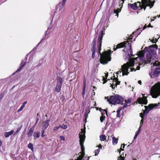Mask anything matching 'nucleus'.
<instances>
[{
	"instance_id": "nucleus-1",
	"label": "nucleus",
	"mask_w": 160,
	"mask_h": 160,
	"mask_svg": "<svg viewBox=\"0 0 160 160\" xmlns=\"http://www.w3.org/2000/svg\"><path fill=\"white\" fill-rule=\"evenodd\" d=\"M158 46L156 44H153L148 47H146L143 50L140 51L138 52V55L139 57H142L144 55L143 52H147L148 53L146 55L147 60H145V63L147 64L151 63H153V61L156 59L157 54L156 51L158 49Z\"/></svg>"
},
{
	"instance_id": "nucleus-2",
	"label": "nucleus",
	"mask_w": 160,
	"mask_h": 160,
	"mask_svg": "<svg viewBox=\"0 0 160 160\" xmlns=\"http://www.w3.org/2000/svg\"><path fill=\"white\" fill-rule=\"evenodd\" d=\"M111 52L109 50L104 51L101 54L100 59V62L103 64H106L110 61L111 59Z\"/></svg>"
},
{
	"instance_id": "nucleus-3",
	"label": "nucleus",
	"mask_w": 160,
	"mask_h": 160,
	"mask_svg": "<svg viewBox=\"0 0 160 160\" xmlns=\"http://www.w3.org/2000/svg\"><path fill=\"white\" fill-rule=\"evenodd\" d=\"M85 130H84L82 129H81V132L79 134L80 144L81 146V150L80 156L84 158H87L86 157H85V148L83 145L85 138Z\"/></svg>"
},
{
	"instance_id": "nucleus-4",
	"label": "nucleus",
	"mask_w": 160,
	"mask_h": 160,
	"mask_svg": "<svg viewBox=\"0 0 160 160\" xmlns=\"http://www.w3.org/2000/svg\"><path fill=\"white\" fill-rule=\"evenodd\" d=\"M155 2V1H152L151 0H141V3L140 2H138L137 3V6L138 8H140V9H143L145 10L148 6H149L150 8L153 7Z\"/></svg>"
},
{
	"instance_id": "nucleus-5",
	"label": "nucleus",
	"mask_w": 160,
	"mask_h": 160,
	"mask_svg": "<svg viewBox=\"0 0 160 160\" xmlns=\"http://www.w3.org/2000/svg\"><path fill=\"white\" fill-rule=\"evenodd\" d=\"M134 65V61L133 59H130L129 62L123 64L122 66V76L127 75L129 73L128 69L131 67H133Z\"/></svg>"
},
{
	"instance_id": "nucleus-6",
	"label": "nucleus",
	"mask_w": 160,
	"mask_h": 160,
	"mask_svg": "<svg viewBox=\"0 0 160 160\" xmlns=\"http://www.w3.org/2000/svg\"><path fill=\"white\" fill-rule=\"evenodd\" d=\"M151 94L153 98H156L160 95V82L155 84L152 87Z\"/></svg>"
},
{
	"instance_id": "nucleus-7",
	"label": "nucleus",
	"mask_w": 160,
	"mask_h": 160,
	"mask_svg": "<svg viewBox=\"0 0 160 160\" xmlns=\"http://www.w3.org/2000/svg\"><path fill=\"white\" fill-rule=\"evenodd\" d=\"M159 104L160 103L159 102L158 104H150L148 106H145V110L148 113L151 109L158 107Z\"/></svg>"
},
{
	"instance_id": "nucleus-8",
	"label": "nucleus",
	"mask_w": 160,
	"mask_h": 160,
	"mask_svg": "<svg viewBox=\"0 0 160 160\" xmlns=\"http://www.w3.org/2000/svg\"><path fill=\"white\" fill-rule=\"evenodd\" d=\"M128 42V41H124V42H121L118 44L116 47L115 46H114V48H113V50L114 51H116L117 49L120 48H122L124 47H127V46L126 45H127V42Z\"/></svg>"
},
{
	"instance_id": "nucleus-9",
	"label": "nucleus",
	"mask_w": 160,
	"mask_h": 160,
	"mask_svg": "<svg viewBox=\"0 0 160 160\" xmlns=\"http://www.w3.org/2000/svg\"><path fill=\"white\" fill-rule=\"evenodd\" d=\"M137 102L140 104L146 105L148 103L147 97L143 96V98H139L137 99Z\"/></svg>"
},
{
	"instance_id": "nucleus-10",
	"label": "nucleus",
	"mask_w": 160,
	"mask_h": 160,
	"mask_svg": "<svg viewBox=\"0 0 160 160\" xmlns=\"http://www.w3.org/2000/svg\"><path fill=\"white\" fill-rule=\"evenodd\" d=\"M67 0H62V2H60L56 6V11H60L63 8Z\"/></svg>"
},
{
	"instance_id": "nucleus-11",
	"label": "nucleus",
	"mask_w": 160,
	"mask_h": 160,
	"mask_svg": "<svg viewBox=\"0 0 160 160\" xmlns=\"http://www.w3.org/2000/svg\"><path fill=\"white\" fill-rule=\"evenodd\" d=\"M103 30H102L100 32L97 40V43H102V40L103 35L105 34L104 28H103Z\"/></svg>"
},
{
	"instance_id": "nucleus-12",
	"label": "nucleus",
	"mask_w": 160,
	"mask_h": 160,
	"mask_svg": "<svg viewBox=\"0 0 160 160\" xmlns=\"http://www.w3.org/2000/svg\"><path fill=\"white\" fill-rule=\"evenodd\" d=\"M117 94L114 96H112L108 99V101L110 103L112 104H116V101L117 99Z\"/></svg>"
},
{
	"instance_id": "nucleus-13",
	"label": "nucleus",
	"mask_w": 160,
	"mask_h": 160,
	"mask_svg": "<svg viewBox=\"0 0 160 160\" xmlns=\"http://www.w3.org/2000/svg\"><path fill=\"white\" fill-rule=\"evenodd\" d=\"M160 72L154 69L151 72L149 73V75L152 78L158 77L160 73Z\"/></svg>"
},
{
	"instance_id": "nucleus-14",
	"label": "nucleus",
	"mask_w": 160,
	"mask_h": 160,
	"mask_svg": "<svg viewBox=\"0 0 160 160\" xmlns=\"http://www.w3.org/2000/svg\"><path fill=\"white\" fill-rule=\"evenodd\" d=\"M127 47L128 48V51L127 52H129L130 53H128V56L130 57L131 58L132 56H134V55L132 54V47H131V45L130 43H128L127 45Z\"/></svg>"
},
{
	"instance_id": "nucleus-15",
	"label": "nucleus",
	"mask_w": 160,
	"mask_h": 160,
	"mask_svg": "<svg viewBox=\"0 0 160 160\" xmlns=\"http://www.w3.org/2000/svg\"><path fill=\"white\" fill-rule=\"evenodd\" d=\"M49 119L47 120L44 121L42 123V129H46L49 125Z\"/></svg>"
},
{
	"instance_id": "nucleus-16",
	"label": "nucleus",
	"mask_w": 160,
	"mask_h": 160,
	"mask_svg": "<svg viewBox=\"0 0 160 160\" xmlns=\"http://www.w3.org/2000/svg\"><path fill=\"white\" fill-rule=\"evenodd\" d=\"M117 98L116 104H123L124 101L123 98L117 94Z\"/></svg>"
},
{
	"instance_id": "nucleus-17",
	"label": "nucleus",
	"mask_w": 160,
	"mask_h": 160,
	"mask_svg": "<svg viewBox=\"0 0 160 160\" xmlns=\"http://www.w3.org/2000/svg\"><path fill=\"white\" fill-rule=\"evenodd\" d=\"M155 60V59L153 63V66L156 67L155 69L160 72V61H155L154 62Z\"/></svg>"
},
{
	"instance_id": "nucleus-18",
	"label": "nucleus",
	"mask_w": 160,
	"mask_h": 160,
	"mask_svg": "<svg viewBox=\"0 0 160 160\" xmlns=\"http://www.w3.org/2000/svg\"><path fill=\"white\" fill-rule=\"evenodd\" d=\"M27 56L28 55H27L26 56V57L23 60V61H22L20 64V67L18 68V71H21L22 68L24 67L26 63L27 62Z\"/></svg>"
},
{
	"instance_id": "nucleus-19",
	"label": "nucleus",
	"mask_w": 160,
	"mask_h": 160,
	"mask_svg": "<svg viewBox=\"0 0 160 160\" xmlns=\"http://www.w3.org/2000/svg\"><path fill=\"white\" fill-rule=\"evenodd\" d=\"M137 3L135 2L133 4L129 3L128 4V7H130L132 9L134 10H137L138 9V8L137 6Z\"/></svg>"
},
{
	"instance_id": "nucleus-20",
	"label": "nucleus",
	"mask_w": 160,
	"mask_h": 160,
	"mask_svg": "<svg viewBox=\"0 0 160 160\" xmlns=\"http://www.w3.org/2000/svg\"><path fill=\"white\" fill-rule=\"evenodd\" d=\"M63 80L61 77L58 76L57 78V84L62 85Z\"/></svg>"
},
{
	"instance_id": "nucleus-21",
	"label": "nucleus",
	"mask_w": 160,
	"mask_h": 160,
	"mask_svg": "<svg viewBox=\"0 0 160 160\" xmlns=\"http://www.w3.org/2000/svg\"><path fill=\"white\" fill-rule=\"evenodd\" d=\"M34 126H33L30 128V129L29 130L28 132H27L28 136V137L31 136L33 134L34 129Z\"/></svg>"
},
{
	"instance_id": "nucleus-22",
	"label": "nucleus",
	"mask_w": 160,
	"mask_h": 160,
	"mask_svg": "<svg viewBox=\"0 0 160 160\" xmlns=\"http://www.w3.org/2000/svg\"><path fill=\"white\" fill-rule=\"evenodd\" d=\"M126 106L125 105H123L122 107H120L119 108L117 111V117L118 118H120L121 117V115H120V112L121 111L125 108Z\"/></svg>"
},
{
	"instance_id": "nucleus-23",
	"label": "nucleus",
	"mask_w": 160,
	"mask_h": 160,
	"mask_svg": "<svg viewBox=\"0 0 160 160\" xmlns=\"http://www.w3.org/2000/svg\"><path fill=\"white\" fill-rule=\"evenodd\" d=\"M14 132L13 130H12L8 132H6L4 133V136L6 138L12 135Z\"/></svg>"
},
{
	"instance_id": "nucleus-24",
	"label": "nucleus",
	"mask_w": 160,
	"mask_h": 160,
	"mask_svg": "<svg viewBox=\"0 0 160 160\" xmlns=\"http://www.w3.org/2000/svg\"><path fill=\"white\" fill-rule=\"evenodd\" d=\"M132 99L130 98L128 100H125V103L124 105L126 106L125 108L128 106H129L130 105V103L132 102Z\"/></svg>"
},
{
	"instance_id": "nucleus-25",
	"label": "nucleus",
	"mask_w": 160,
	"mask_h": 160,
	"mask_svg": "<svg viewBox=\"0 0 160 160\" xmlns=\"http://www.w3.org/2000/svg\"><path fill=\"white\" fill-rule=\"evenodd\" d=\"M40 135V133L38 132H35L33 134V136L34 137V139H35L36 138H39Z\"/></svg>"
},
{
	"instance_id": "nucleus-26",
	"label": "nucleus",
	"mask_w": 160,
	"mask_h": 160,
	"mask_svg": "<svg viewBox=\"0 0 160 160\" xmlns=\"http://www.w3.org/2000/svg\"><path fill=\"white\" fill-rule=\"evenodd\" d=\"M143 112L140 113V116L142 118H144V117L146 116L148 113L145 110H143Z\"/></svg>"
},
{
	"instance_id": "nucleus-27",
	"label": "nucleus",
	"mask_w": 160,
	"mask_h": 160,
	"mask_svg": "<svg viewBox=\"0 0 160 160\" xmlns=\"http://www.w3.org/2000/svg\"><path fill=\"white\" fill-rule=\"evenodd\" d=\"M62 85L56 84L55 90L57 92H59L61 90Z\"/></svg>"
},
{
	"instance_id": "nucleus-28",
	"label": "nucleus",
	"mask_w": 160,
	"mask_h": 160,
	"mask_svg": "<svg viewBox=\"0 0 160 160\" xmlns=\"http://www.w3.org/2000/svg\"><path fill=\"white\" fill-rule=\"evenodd\" d=\"M27 103V101H25L23 103L22 105L20 107V108L18 110L17 112H19L20 111H21L24 108V107L25 106V105Z\"/></svg>"
},
{
	"instance_id": "nucleus-29",
	"label": "nucleus",
	"mask_w": 160,
	"mask_h": 160,
	"mask_svg": "<svg viewBox=\"0 0 160 160\" xmlns=\"http://www.w3.org/2000/svg\"><path fill=\"white\" fill-rule=\"evenodd\" d=\"M86 88V83L85 81L84 82V84L82 88V96H83L85 93V90Z\"/></svg>"
},
{
	"instance_id": "nucleus-30",
	"label": "nucleus",
	"mask_w": 160,
	"mask_h": 160,
	"mask_svg": "<svg viewBox=\"0 0 160 160\" xmlns=\"http://www.w3.org/2000/svg\"><path fill=\"white\" fill-rule=\"evenodd\" d=\"M112 143L114 145L117 144L118 140V138H117L114 137H113L112 138Z\"/></svg>"
},
{
	"instance_id": "nucleus-31",
	"label": "nucleus",
	"mask_w": 160,
	"mask_h": 160,
	"mask_svg": "<svg viewBox=\"0 0 160 160\" xmlns=\"http://www.w3.org/2000/svg\"><path fill=\"white\" fill-rule=\"evenodd\" d=\"M100 139L101 141L106 140V138L104 135H102L100 136Z\"/></svg>"
},
{
	"instance_id": "nucleus-32",
	"label": "nucleus",
	"mask_w": 160,
	"mask_h": 160,
	"mask_svg": "<svg viewBox=\"0 0 160 160\" xmlns=\"http://www.w3.org/2000/svg\"><path fill=\"white\" fill-rule=\"evenodd\" d=\"M28 146V148L30 149L32 151H33V144L32 143H29Z\"/></svg>"
},
{
	"instance_id": "nucleus-33",
	"label": "nucleus",
	"mask_w": 160,
	"mask_h": 160,
	"mask_svg": "<svg viewBox=\"0 0 160 160\" xmlns=\"http://www.w3.org/2000/svg\"><path fill=\"white\" fill-rule=\"evenodd\" d=\"M102 114V116L100 117V120L101 122H102L105 119V116L103 115V113Z\"/></svg>"
},
{
	"instance_id": "nucleus-34",
	"label": "nucleus",
	"mask_w": 160,
	"mask_h": 160,
	"mask_svg": "<svg viewBox=\"0 0 160 160\" xmlns=\"http://www.w3.org/2000/svg\"><path fill=\"white\" fill-rule=\"evenodd\" d=\"M22 126H21L20 127L18 128V129L14 132L13 135H16L21 130Z\"/></svg>"
},
{
	"instance_id": "nucleus-35",
	"label": "nucleus",
	"mask_w": 160,
	"mask_h": 160,
	"mask_svg": "<svg viewBox=\"0 0 160 160\" xmlns=\"http://www.w3.org/2000/svg\"><path fill=\"white\" fill-rule=\"evenodd\" d=\"M42 130L41 131V137L42 138L46 136V134H44L45 130V129H42Z\"/></svg>"
},
{
	"instance_id": "nucleus-36",
	"label": "nucleus",
	"mask_w": 160,
	"mask_h": 160,
	"mask_svg": "<svg viewBox=\"0 0 160 160\" xmlns=\"http://www.w3.org/2000/svg\"><path fill=\"white\" fill-rule=\"evenodd\" d=\"M60 128H61L63 129H66L67 128V125H65L64 124H63L62 125H59Z\"/></svg>"
},
{
	"instance_id": "nucleus-37",
	"label": "nucleus",
	"mask_w": 160,
	"mask_h": 160,
	"mask_svg": "<svg viewBox=\"0 0 160 160\" xmlns=\"http://www.w3.org/2000/svg\"><path fill=\"white\" fill-rule=\"evenodd\" d=\"M102 43H97V46L98 47V51H101V50Z\"/></svg>"
},
{
	"instance_id": "nucleus-38",
	"label": "nucleus",
	"mask_w": 160,
	"mask_h": 160,
	"mask_svg": "<svg viewBox=\"0 0 160 160\" xmlns=\"http://www.w3.org/2000/svg\"><path fill=\"white\" fill-rule=\"evenodd\" d=\"M107 79L104 78V77H103L102 81H103L102 84H104L105 83L108 81L107 80Z\"/></svg>"
},
{
	"instance_id": "nucleus-39",
	"label": "nucleus",
	"mask_w": 160,
	"mask_h": 160,
	"mask_svg": "<svg viewBox=\"0 0 160 160\" xmlns=\"http://www.w3.org/2000/svg\"><path fill=\"white\" fill-rule=\"evenodd\" d=\"M100 152L99 149H98L95 150L94 151L95 153V156H96L98 154L99 152Z\"/></svg>"
},
{
	"instance_id": "nucleus-40",
	"label": "nucleus",
	"mask_w": 160,
	"mask_h": 160,
	"mask_svg": "<svg viewBox=\"0 0 160 160\" xmlns=\"http://www.w3.org/2000/svg\"><path fill=\"white\" fill-rule=\"evenodd\" d=\"M114 13H118L121 11V9H120L118 8L117 10H114Z\"/></svg>"
},
{
	"instance_id": "nucleus-41",
	"label": "nucleus",
	"mask_w": 160,
	"mask_h": 160,
	"mask_svg": "<svg viewBox=\"0 0 160 160\" xmlns=\"http://www.w3.org/2000/svg\"><path fill=\"white\" fill-rule=\"evenodd\" d=\"M119 159H118V160H124V156H122V155H120V156H119Z\"/></svg>"
},
{
	"instance_id": "nucleus-42",
	"label": "nucleus",
	"mask_w": 160,
	"mask_h": 160,
	"mask_svg": "<svg viewBox=\"0 0 160 160\" xmlns=\"http://www.w3.org/2000/svg\"><path fill=\"white\" fill-rule=\"evenodd\" d=\"M92 52H95L96 51V46H92L91 49Z\"/></svg>"
},
{
	"instance_id": "nucleus-43",
	"label": "nucleus",
	"mask_w": 160,
	"mask_h": 160,
	"mask_svg": "<svg viewBox=\"0 0 160 160\" xmlns=\"http://www.w3.org/2000/svg\"><path fill=\"white\" fill-rule=\"evenodd\" d=\"M92 46H96V38H95L92 42Z\"/></svg>"
},
{
	"instance_id": "nucleus-44",
	"label": "nucleus",
	"mask_w": 160,
	"mask_h": 160,
	"mask_svg": "<svg viewBox=\"0 0 160 160\" xmlns=\"http://www.w3.org/2000/svg\"><path fill=\"white\" fill-rule=\"evenodd\" d=\"M141 127H140V126L138 130L137 131V132H136L135 133H137V134H139V133L140 132V131H141Z\"/></svg>"
},
{
	"instance_id": "nucleus-45",
	"label": "nucleus",
	"mask_w": 160,
	"mask_h": 160,
	"mask_svg": "<svg viewBox=\"0 0 160 160\" xmlns=\"http://www.w3.org/2000/svg\"><path fill=\"white\" fill-rule=\"evenodd\" d=\"M88 114L86 113H85L84 114V116L85 118V120H86V121L87 120V118L88 117Z\"/></svg>"
},
{
	"instance_id": "nucleus-46",
	"label": "nucleus",
	"mask_w": 160,
	"mask_h": 160,
	"mask_svg": "<svg viewBox=\"0 0 160 160\" xmlns=\"http://www.w3.org/2000/svg\"><path fill=\"white\" fill-rule=\"evenodd\" d=\"M59 128H60L59 126H58L55 127L53 129V130L54 131H56Z\"/></svg>"
},
{
	"instance_id": "nucleus-47",
	"label": "nucleus",
	"mask_w": 160,
	"mask_h": 160,
	"mask_svg": "<svg viewBox=\"0 0 160 160\" xmlns=\"http://www.w3.org/2000/svg\"><path fill=\"white\" fill-rule=\"evenodd\" d=\"M143 119H144V118H142V119L141 120L140 123V127H142V124L143 123Z\"/></svg>"
},
{
	"instance_id": "nucleus-48",
	"label": "nucleus",
	"mask_w": 160,
	"mask_h": 160,
	"mask_svg": "<svg viewBox=\"0 0 160 160\" xmlns=\"http://www.w3.org/2000/svg\"><path fill=\"white\" fill-rule=\"evenodd\" d=\"M120 81H117L116 82L115 86L117 87V85L120 84Z\"/></svg>"
},
{
	"instance_id": "nucleus-49",
	"label": "nucleus",
	"mask_w": 160,
	"mask_h": 160,
	"mask_svg": "<svg viewBox=\"0 0 160 160\" xmlns=\"http://www.w3.org/2000/svg\"><path fill=\"white\" fill-rule=\"evenodd\" d=\"M90 112V110L89 109H87L85 110V112L86 113L89 114Z\"/></svg>"
},
{
	"instance_id": "nucleus-50",
	"label": "nucleus",
	"mask_w": 160,
	"mask_h": 160,
	"mask_svg": "<svg viewBox=\"0 0 160 160\" xmlns=\"http://www.w3.org/2000/svg\"><path fill=\"white\" fill-rule=\"evenodd\" d=\"M60 138L61 140H65V138L62 136H60Z\"/></svg>"
},
{
	"instance_id": "nucleus-51",
	"label": "nucleus",
	"mask_w": 160,
	"mask_h": 160,
	"mask_svg": "<svg viewBox=\"0 0 160 160\" xmlns=\"http://www.w3.org/2000/svg\"><path fill=\"white\" fill-rule=\"evenodd\" d=\"M4 94L3 93H2L0 95V101L1 100L2 98L4 97Z\"/></svg>"
},
{
	"instance_id": "nucleus-52",
	"label": "nucleus",
	"mask_w": 160,
	"mask_h": 160,
	"mask_svg": "<svg viewBox=\"0 0 160 160\" xmlns=\"http://www.w3.org/2000/svg\"><path fill=\"white\" fill-rule=\"evenodd\" d=\"M18 69L14 72L12 74V75H15L18 72H19L20 71H18Z\"/></svg>"
},
{
	"instance_id": "nucleus-53",
	"label": "nucleus",
	"mask_w": 160,
	"mask_h": 160,
	"mask_svg": "<svg viewBox=\"0 0 160 160\" xmlns=\"http://www.w3.org/2000/svg\"><path fill=\"white\" fill-rule=\"evenodd\" d=\"M95 52H92V58H95Z\"/></svg>"
},
{
	"instance_id": "nucleus-54",
	"label": "nucleus",
	"mask_w": 160,
	"mask_h": 160,
	"mask_svg": "<svg viewBox=\"0 0 160 160\" xmlns=\"http://www.w3.org/2000/svg\"><path fill=\"white\" fill-rule=\"evenodd\" d=\"M102 111L104 112V114H105V113H106V114L107 115V111L106 109H103Z\"/></svg>"
},
{
	"instance_id": "nucleus-55",
	"label": "nucleus",
	"mask_w": 160,
	"mask_h": 160,
	"mask_svg": "<svg viewBox=\"0 0 160 160\" xmlns=\"http://www.w3.org/2000/svg\"><path fill=\"white\" fill-rule=\"evenodd\" d=\"M138 134H137L135 133V135L134 136V139L135 140L137 138V136Z\"/></svg>"
},
{
	"instance_id": "nucleus-56",
	"label": "nucleus",
	"mask_w": 160,
	"mask_h": 160,
	"mask_svg": "<svg viewBox=\"0 0 160 160\" xmlns=\"http://www.w3.org/2000/svg\"><path fill=\"white\" fill-rule=\"evenodd\" d=\"M132 35H131L128 38V39L129 40H132Z\"/></svg>"
},
{
	"instance_id": "nucleus-57",
	"label": "nucleus",
	"mask_w": 160,
	"mask_h": 160,
	"mask_svg": "<svg viewBox=\"0 0 160 160\" xmlns=\"http://www.w3.org/2000/svg\"><path fill=\"white\" fill-rule=\"evenodd\" d=\"M114 80H113V82H114V80H115V82H116L117 81H118V77H117V78H115V76H114Z\"/></svg>"
},
{
	"instance_id": "nucleus-58",
	"label": "nucleus",
	"mask_w": 160,
	"mask_h": 160,
	"mask_svg": "<svg viewBox=\"0 0 160 160\" xmlns=\"http://www.w3.org/2000/svg\"><path fill=\"white\" fill-rule=\"evenodd\" d=\"M130 69L131 70V71H132L133 70L134 71H136V69H135L134 68H130Z\"/></svg>"
},
{
	"instance_id": "nucleus-59",
	"label": "nucleus",
	"mask_w": 160,
	"mask_h": 160,
	"mask_svg": "<svg viewBox=\"0 0 160 160\" xmlns=\"http://www.w3.org/2000/svg\"><path fill=\"white\" fill-rule=\"evenodd\" d=\"M108 76V73H105L104 78H107Z\"/></svg>"
},
{
	"instance_id": "nucleus-60",
	"label": "nucleus",
	"mask_w": 160,
	"mask_h": 160,
	"mask_svg": "<svg viewBox=\"0 0 160 160\" xmlns=\"http://www.w3.org/2000/svg\"><path fill=\"white\" fill-rule=\"evenodd\" d=\"M147 27H147V24H145L144 26L143 27V30H144V29H145Z\"/></svg>"
},
{
	"instance_id": "nucleus-61",
	"label": "nucleus",
	"mask_w": 160,
	"mask_h": 160,
	"mask_svg": "<svg viewBox=\"0 0 160 160\" xmlns=\"http://www.w3.org/2000/svg\"><path fill=\"white\" fill-rule=\"evenodd\" d=\"M147 27L148 28L151 27L152 28L153 26H151L150 23H149L148 25L147 26Z\"/></svg>"
},
{
	"instance_id": "nucleus-62",
	"label": "nucleus",
	"mask_w": 160,
	"mask_h": 160,
	"mask_svg": "<svg viewBox=\"0 0 160 160\" xmlns=\"http://www.w3.org/2000/svg\"><path fill=\"white\" fill-rule=\"evenodd\" d=\"M39 120V118H37V119L36 122L35 123V125H36L37 124V123H38Z\"/></svg>"
},
{
	"instance_id": "nucleus-63",
	"label": "nucleus",
	"mask_w": 160,
	"mask_h": 160,
	"mask_svg": "<svg viewBox=\"0 0 160 160\" xmlns=\"http://www.w3.org/2000/svg\"><path fill=\"white\" fill-rule=\"evenodd\" d=\"M98 147L99 148V149H101L102 148V145L101 144H99Z\"/></svg>"
},
{
	"instance_id": "nucleus-64",
	"label": "nucleus",
	"mask_w": 160,
	"mask_h": 160,
	"mask_svg": "<svg viewBox=\"0 0 160 160\" xmlns=\"http://www.w3.org/2000/svg\"><path fill=\"white\" fill-rule=\"evenodd\" d=\"M114 85H113V84H111L110 86L112 88V89H114V88L116 86H115L114 87Z\"/></svg>"
}]
</instances>
